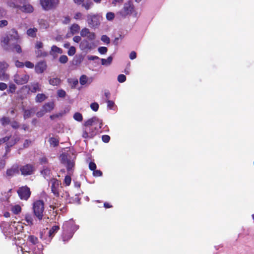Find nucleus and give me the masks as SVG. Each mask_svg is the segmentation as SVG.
<instances>
[{
	"label": "nucleus",
	"mask_w": 254,
	"mask_h": 254,
	"mask_svg": "<svg viewBox=\"0 0 254 254\" xmlns=\"http://www.w3.org/2000/svg\"><path fill=\"white\" fill-rule=\"evenodd\" d=\"M85 127L82 133V137L85 139L92 138L102 126V122L97 117H94L88 120L85 123Z\"/></svg>",
	"instance_id": "obj_1"
},
{
	"label": "nucleus",
	"mask_w": 254,
	"mask_h": 254,
	"mask_svg": "<svg viewBox=\"0 0 254 254\" xmlns=\"http://www.w3.org/2000/svg\"><path fill=\"white\" fill-rule=\"evenodd\" d=\"M79 226L77 225L73 220L70 219L64 223L63 240L64 242H66L70 239L74 233L78 229Z\"/></svg>",
	"instance_id": "obj_2"
},
{
	"label": "nucleus",
	"mask_w": 254,
	"mask_h": 254,
	"mask_svg": "<svg viewBox=\"0 0 254 254\" xmlns=\"http://www.w3.org/2000/svg\"><path fill=\"white\" fill-rule=\"evenodd\" d=\"M117 14L122 17H126L127 15H132L134 17H137L138 16V12L131 1L125 3L123 7L117 12Z\"/></svg>",
	"instance_id": "obj_3"
},
{
	"label": "nucleus",
	"mask_w": 254,
	"mask_h": 254,
	"mask_svg": "<svg viewBox=\"0 0 254 254\" xmlns=\"http://www.w3.org/2000/svg\"><path fill=\"white\" fill-rule=\"evenodd\" d=\"M32 209L35 217L41 220L44 216V202L43 200H37L33 203Z\"/></svg>",
	"instance_id": "obj_4"
},
{
	"label": "nucleus",
	"mask_w": 254,
	"mask_h": 254,
	"mask_svg": "<svg viewBox=\"0 0 254 254\" xmlns=\"http://www.w3.org/2000/svg\"><path fill=\"white\" fill-rule=\"evenodd\" d=\"M74 157L72 158L68 154L63 153L60 156V160L62 163L66 165L67 170L69 174H70L71 171L74 166Z\"/></svg>",
	"instance_id": "obj_5"
},
{
	"label": "nucleus",
	"mask_w": 254,
	"mask_h": 254,
	"mask_svg": "<svg viewBox=\"0 0 254 254\" xmlns=\"http://www.w3.org/2000/svg\"><path fill=\"white\" fill-rule=\"evenodd\" d=\"M49 185L51 187V191L54 194L58 196L59 195V191L61 187L60 181L55 178H52L49 182Z\"/></svg>",
	"instance_id": "obj_6"
},
{
	"label": "nucleus",
	"mask_w": 254,
	"mask_h": 254,
	"mask_svg": "<svg viewBox=\"0 0 254 254\" xmlns=\"http://www.w3.org/2000/svg\"><path fill=\"white\" fill-rule=\"evenodd\" d=\"M9 66L8 64L4 61H0V79L3 81H7L9 78V75L6 73V70Z\"/></svg>",
	"instance_id": "obj_7"
},
{
	"label": "nucleus",
	"mask_w": 254,
	"mask_h": 254,
	"mask_svg": "<svg viewBox=\"0 0 254 254\" xmlns=\"http://www.w3.org/2000/svg\"><path fill=\"white\" fill-rule=\"evenodd\" d=\"M40 4L45 10H49L56 7L59 0H40Z\"/></svg>",
	"instance_id": "obj_8"
},
{
	"label": "nucleus",
	"mask_w": 254,
	"mask_h": 254,
	"mask_svg": "<svg viewBox=\"0 0 254 254\" xmlns=\"http://www.w3.org/2000/svg\"><path fill=\"white\" fill-rule=\"evenodd\" d=\"M87 21L91 27H96L100 24V16L98 14H88Z\"/></svg>",
	"instance_id": "obj_9"
},
{
	"label": "nucleus",
	"mask_w": 254,
	"mask_h": 254,
	"mask_svg": "<svg viewBox=\"0 0 254 254\" xmlns=\"http://www.w3.org/2000/svg\"><path fill=\"white\" fill-rule=\"evenodd\" d=\"M80 48L81 50L89 52L96 47L94 42H89L87 40H83L80 43Z\"/></svg>",
	"instance_id": "obj_10"
},
{
	"label": "nucleus",
	"mask_w": 254,
	"mask_h": 254,
	"mask_svg": "<svg viewBox=\"0 0 254 254\" xmlns=\"http://www.w3.org/2000/svg\"><path fill=\"white\" fill-rule=\"evenodd\" d=\"M17 193L20 198L23 200H27L31 194L29 188L26 186L20 188L17 190Z\"/></svg>",
	"instance_id": "obj_11"
},
{
	"label": "nucleus",
	"mask_w": 254,
	"mask_h": 254,
	"mask_svg": "<svg viewBox=\"0 0 254 254\" xmlns=\"http://www.w3.org/2000/svg\"><path fill=\"white\" fill-rule=\"evenodd\" d=\"M29 79V76L27 74L19 75L16 74L13 76L14 81L17 84L22 85L26 83Z\"/></svg>",
	"instance_id": "obj_12"
},
{
	"label": "nucleus",
	"mask_w": 254,
	"mask_h": 254,
	"mask_svg": "<svg viewBox=\"0 0 254 254\" xmlns=\"http://www.w3.org/2000/svg\"><path fill=\"white\" fill-rule=\"evenodd\" d=\"M80 35L82 37H86L89 40H93L96 38L95 33L91 32L87 28H83L80 31Z\"/></svg>",
	"instance_id": "obj_13"
},
{
	"label": "nucleus",
	"mask_w": 254,
	"mask_h": 254,
	"mask_svg": "<svg viewBox=\"0 0 254 254\" xmlns=\"http://www.w3.org/2000/svg\"><path fill=\"white\" fill-rule=\"evenodd\" d=\"M62 53L63 50L56 45L52 46L49 52V54L52 56L54 59L57 58L59 54Z\"/></svg>",
	"instance_id": "obj_14"
},
{
	"label": "nucleus",
	"mask_w": 254,
	"mask_h": 254,
	"mask_svg": "<svg viewBox=\"0 0 254 254\" xmlns=\"http://www.w3.org/2000/svg\"><path fill=\"white\" fill-rule=\"evenodd\" d=\"M33 171L34 168L31 165H26L20 168L21 174L25 176L31 175Z\"/></svg>",
	"instance_id": "obj_15"
},
{
	"label": "nucleus",
	"mask_w": 254,
	"mask_h": 254,
	"mask_svg": "<svg viewBox=\"0 0 254 254\" xmlns=\"http://www.w3.org/2000/svg\"><path fill=\"white\" fill-rule=\"evenodd\" d=\"M46 63L44 61H41L36 64L35 66V70L36 72L38 73H42L46 70Z\"/></svg>",
	"instance_id": "obj_16"
},
{
	"label": "nucleus",
	"mask_w": 254,
	"mask_h": 254,
	"mask_svg": "<svg viewBox=\"0 0 254 254\" xmlns=\"http://www.w3.org/2000/svg\"><path fill=\"white\" fill-rule=\"evenodd\" d=\"M4 142H6L7 147H10L16 143V139L14 138V137L11 138V137L6 136L0 139V144Z\"/></svg>",
	"instance_id": "obj_17"
},
{
	"label": "nucleus",
	"mask_w": 254,
	"mask_h": 254,
	"mask_svg": "<svg viewBox=\"0 0 254 254\" xmlns=\"http://www.w3.org/2000/svg\"><path fill=\"white\" fill-rule=\"evenodd\" d=\"M0 41L1 46L4 48V49L6 50H8L9 42L10 41L9 34L2 37L1 38Z\"/></svg>",
	"instance_id": "obj_18"
},
{
	"label": "nucleus",
	"mask_w": 254,
	"mask_h": 254,
	"mask_svg": "<svg viewBox=\"0 0 254 254\" xmlns=\"http://www.w3.org/2000/svg\"><path fill=\"white\" fill-rule=\"evenodd\" d=\"M29 90L33 93L41 91V85L38 82H33L27 86Z\"/></svg>",
	"instance_id": "obj_19"
},
{
	"label": "nucleus",
	"mask_w": 254,
	"mask_h": 254,
	"mask_svg": "<svg viewBox=\"0 0 254 254\" xmlns=\"http://www.w3.org/2000/svg\"><path fill=\"white\" fill-rule=\"evenodd\" d=\"M19 173V169L17 166L14 165L10 169H9L6 171V175L8 177H11Z\"/></svg>",
	"instance_id": "obj_20"
},
{
	"label": "nucleus",
	"mask_w": 254,
	"mask_h": 254,
	"mask_svg": "<svg viewBox=\"0 0 254 254\" xmlns=\"http://www.w3.org/2000/svg\"><path fill=\"white\" fill-rule=\"evenodd\" d=\"M10 41H15L16 42H18L20 39V37L17 33V32L14 29L11 30L8 34Z\"/></svg>",
	"instance_id": "obj_21"
},
{
	"label": "nucleus",
	"mask_w": 254,
	"mask_h": 254,
	"mask_svg": "<svg viewBox=\"0 0 254 254\" xmlns=\"http://www.w3.org/2000/svg\"><path fill=\"white\" fill-rule=\"evenodd\" d=\"M24 220L26 223V225L27 226H32L34 224V217L30 213H28L25 214Z\"/></svg>",
	"instance_id": "obj_22"
},
{
	"label": "nucleus",
	"mask_w": 254,
	"mask_h": 254,
	"mask_svg": "<svg viewBox=\"0 0 254 254\" xmlns=\"http://www.w3.org/2000/svg\"><path fill=\"white\" fill-rule=\"evenodd\" d=\"M35 54L36 56L39 58L46 57L48 54L43 49L35 50Z\"/></svg>",
	"instance_id": "obj_23"
},
{
	"label": "nucleus",
	"mask_w": 254,
	"mask_h": 254,
	"mask_svg": "<svg viewBox=\"0 0 254 254\" xmlns=\"http://www.w3.org/2000/svg\"><path fill=\"white\" fill-rule=\"evenodd\" d=\"M54 102H48L43 105V108L48 113L53 110L54 108Z\"/></svg>",
	"instance_id": "obj_24"
},
{
	"label": "nucleus",
	"mask_w": 254,
	"mask_h": 254,
	"mask_svg": "<svg viewBox=\"0 0 254 254\" xmlns=\"http://www.w3.org/2000/svg\"><path fill=\"white\" fill-rule=\"evenodd\" d=\"M21 10L25 12L31 13L33 11V6L30 4H26L24 5L20 8Z\"/></svg>",
	"instance_id": "obj_25"
},
{
	"label": "nucleus",
	"mask_w": 254,
	"mask_h": 254,
	"mask_svg": "<svg viewBox=\"0 0 254 254\" xmlns=\"http://www.w3.org/2000/svg\"><path fill=\"white\" fill-rule=\"evenodd\" d=\"M113 57L109 56L107 59H101V64L106 66H109L112 63Z\"/></svg>",
	"instance_id": "obj_26"
},
{
	"label": "nucleus",
	"mask_w": 254,
	"mask_h": 254,
	"mask_svg": "<svg viewBox=\"0 0 254 254\" xmlns=\"http://www.w3.org/2000/svg\"><path fill=\"white\" fill-rule=\"evenodd\" d=\"M47 98V96L44 94H38L35 97V101L37 103H41Z\"/></svg>",
	"instance_id": "obj_27"
},
{
	"label": "nucleus",
	"mask_w": 254,
	"mask_h": 254,
	"mask_svg": "<svg viewBox=\"0 0 254 254\" xmlns=\"http://www.w3.org/2000/svg\"><path fill=\"white\" fill-rule=\"evenodd\" d=\"M79 82L81 85H84L86 83H90L91 81H89L88 77L85 75H82L81 76L79 79Z\"/></svg>",
	"instance_id": "obj_28"
},
{
	"label": "nucleus",
	"mask_w": 254,
	"mask_h": 254,
	"mask_svg": "<svg viewBox=\"0 0 254 254\" xmlns=\"http://www.w3.org/2000/svg\"><path fill=\"white\" fill-rule=\"evenodd\" d=\"M72 35L77 33L80 30V26L77 24L72 25L70 28Z\"/></svg>",
	"instance_id": "obj_29"
},
{
	"label": "nucleus",
	"mask_w": 254,
	"mask_h": 254,
	"mask_svg": "<svg viewBox=\"0 0 254 254\" xmlns=\"http://www.w3.org/2000/svg\"><path fill=\"white\" fill-rule=\"evenodd\" d=\"M41 173L43 175L44 177L47 179V180H49L50 178V170L48 168L44 169L42 171Z\"/></svg>",
	"instance_id": "obj_30"
},
{
	"label": "nucleus",
	"mask_w": 254,
	"mask_h": 254,
	"mask_svg": "<svg viewBox=\"0 0 254 254\" xmlns=\"http://www.w3.org/2000/svg\"><path fill=\"white\" fill-rule=\"evenodd\" d=\"M49 84L53 85V86H56L60 84L61 83V79L59 78H51L49 80Z\"/></svg>",
	"instance_id": "obj_31"
},
{
	"label": "nucleus",
	"mask_w": 254,
	"mask_h": 254,
	"mask_svg": "<svg viewBox=\"0 0 254 254\" xmlns=\"http://www.w3.org/2000/svg\"><path fill=\"white\" fill-rule=\"evenodd\" d=\"M11 210L15 214H17L21 212V208L19 205H15L11 206Z\"/></svg>",
	"instance_id": "obj_32"
},
{
	"label": "nucleus",
	"mask_w": 254,
	"mask_h": 254,
	"mask_svg": "<svg viewBox=\"0 0 254 254\" xmlns=\"http://www.w3.org/2000/svg\"><path fill=\"white\" fill-rule=\"evenodd\" d=\"M59 229V227L58 226H54L50 229L49 232V237H52L54 235V234L58 231Z\"/></svg>",
	"instance_id": "obj_33"
},
{
	"label": "nucleus",
	"mask_w": 254,
	"mask_h": 254,
	"mask_svg": "<svg viewBox=\"0 0 254 254\" xmlns=\"http://www.w3.org/2000/svg\"><path fill=\"white\" fill-rule=\"evenodd\" d=\"M37 29L35 28H30L27 31V34L28 36L34 37L36 36Z\"/></svg>",
	"instance_id": "obj_34"
},
{
	"label": "nucleus",
	"mask_w": 254,
	"mask_h": 254,
	"mask_svg": "<svg viewBox=\"0 0 254 254\" xmlns=\"http://www.w3.org/2000/svg\"><path fill=\"white\" fill-rule=\"evenodd\" d=\"M34 112V111L33 109L25 110L24 112V118L26 119L30 118Z\"/></svg>",
	"instance_id": "obj_35"
},
{
	"label": "nucleus",
	"mask_w": 254,
	"mask_h": 254,
	"mask_svg": "<svg viewBox=\"0 0 254 254\" xmlns=\"http://www.w3.org/2000/svg\"><path fill=\"white\" fill-rule=\"evenodd\" d=\"M93 5V2L89 0H87L85 2H83L82 3V6H83L86 10H88L91 8Z\"/></svg>",
	"instance_id": "obj_36"
},
{
	"label": "nucleus",
	"mask_w": 254,
	"mask_h": 254,
	"mask_svg": "<svg viewBox=\"0 0 254 254\" xmlns=\"http://www.w3.org/2000/svg\"><path fill=\"white\" fill-rule=\"evenodd\" d=\"M73 119L78 122H81L83 120V117L81 114L76 112L73 115Z\"/></svg>",
	"instance_id": "obj_37"
},
{
	"label": "nucleus",
	"mask_w": 254,
	"mask_h": 254,
	"mask_svg": "<svg viewBox=\"0 0 254 254\" xmlns=\"http://www.w3.org/2000/svg\"><path fill=\"white\" fill-rule=\"evenodd\" d=\"M115 17V14L114 12H108L106 13V18L109 21L113 20Z\"/></svg>",
	"instance_id": "obj_38"
},
{
	"label": "nucleus",
	"mask_w": 254,
	"mask_h": 254,
	"mask_svg": "<svg viewBox=\"0 0 254 254\" xmlns=\"http://www.w3.org/2000/svg\"><path fill=\"white\" fill-rule=\"evenodd\" d=\"M28 241L32 244L35 245L38 243V238L34 236H29L28 238Z\"/></svg>",
	"instance_id": "obj_39"
},
{
	"label": "nucleus",
	"mask_w": 254,
	"mask_h": 254,
	"mask_svg": "<svg viewBox=\"0 0 254 254\" xmlns=\"http://www.w3.org/2000/svg\"><path fill=\"white\" fill-rule=\"evenodd\" d=\"M50 144L51 145H52L53 146H56L58 144V140L54 137H51L49 139V140Z\"/></svg>",
	"instance_id": "obj_40"
},
{
	"label": "nucleus",
	"mask_w": 254,
	"mask_h": 254,
	"mask_svg": "<svg viewBox=\"0 0 254 254\" xmlns=\"http://www.w3.org/2000/svg\"><path fill=\"white\" fill-rule=\"evenodd\" d=\"M124 0H112L111 4L113 6H116L123 3Z\"/></svg>",
	"instance_id": "obj_41"
},
{
	"label": "nucleus",
	"mask_w": 254,
	"mask_h": 254,
	"mask_svg": "<svg viewBox=\"0 0 254 254\" xmlns=\"http://www.w3.org/2000/svg\"><path fill=\"white\" fill-rule=\"evenodd\" d=\"M0 122L2 125L5 126L9 124L10 120L7 117H3L0 119Z\"/></svg>",
	"instance_id": "obj_42"
},
{
	"label": "nucleus",
	"mask_w": 254,
	"mask_h": 254,
	"mask_svg": "<svg viewBox=\"0 0 254 254\" xmlns=\"http://www.w3.org/2000/svg\"><path fill=\"white\" fill-rule=\"evenodd\" d=\"M43 47H44V44L42 42L39 41H37L36 42L35 45V48L36 50L43 49Z\"/></svg>",
	"instance_id": "obj_43"
},
{
	"label": "nucleus",
	"mask_w": 254,
	"mask_h": 254,
	"mask_svg": "<svg viewBox=\"0 0 254 254\" xmlns=\"http://www.w3.org/2000/svg\"><path fill=\"white\" fill-rule=\"evenodd\" d=\"M90 108L93 111L96 112L99 109V105L96 102L92 103L90 105Z\"/></svg>",
	"instance_id": "obj_44"
},
{
	"label": "nucleus",
	"mask_w": 254,
	"mask_h": 254,
	"mask_svg": "<svg viewBox=\"0 0 254 254\" xmlns=\"http://www.w3.org/2000/svg\"><path fill=\"white\" fill-rule=\"evenodd\" d=\"M75 48L73 46H71L69 48L67 53L69 56H72L75 54Z\"/></svg>",
	"instance_id": "obj_45"
},
{
	"label": "nucleus",
	"mask_w": 254,
	"mask_h": 254,
	"mask_svg": "<svg viewBox=\"0 0 254 254\" xmlns=\"http://www.w3.org/2000/svg\"><path fill=\"white\" fill-rule=\"evenodd\" d=\"M126 80V76L123 74H120L118 76V81L120 83H123Z\"/></svg>",
	"instance_id": "obj_46"
},
{
	"label": "nucleus",
	"mask_w": 254,
	"mask_h": 254,
	"mask_svg": "<svg viewBox=\"0 0 254 254\" xmlns=\"http://www.w3.org/2000/svg\"><path fill=\"white\" fill-rule=\"evenodd\" d=\"M68 61V58L66 56L63 55L61 56L59 58V61L62 64H65Z\"/></svg>",
	"instance_id": "obj_47"
},
{
	"label": "nucleus",
	"mask_w": 254,
	"mask_h": 254,
	"mask_svg": "<svg viewBox=\"0 0 254 254\" xmlns=\"http://www.w3.org/2000/svg\"><path fill=\"white\" fill-rule=\"evenodd\" d=\"M71 181V177L68 175L66 176L64 180V184L66 186H68L70 184Z\"/></svg>",
	"instance_id": "obj_48"
},
{
	"label": "nucleus",
	"mask_w": 254,
	"mask_h": 254,
	"mask_svg": "<svg viewBox=\"0 0 254 254\" xmlns=\"http://www.w3.org/2000/svg\"><path fill=\"white\" fill-rule=\"evenodd\" d=\"M107 103L108 108L110 110H114L115 107L114 102L111 100H107Z\"/></svg>",
	"instance_id": "obj_49"
},
{
	"label": "nucleus",
	"mask_w": 254,
	"mask_h": 254,
	"mask_svg": "<svg viewBox=\"0 0 254 254\" xmlns=\"http://www.w3.org/2000/svg\"><path fill=\"white\" fill-rule=\"evenodd\" d=\"M16 89V87L13 83H10L9 85L8 91L10 93H14Z\"/></svg>",
	"instance_id": "obj_50"
},
{
	"label": "nucleus",
	"mask_w": 254,
	"mask_h": 254,
	"mask_svg": "<svg viewBox=\"0 0 254 254\" xmlns=\"http://www.w3.org/2000/svg\"><path fill=\"white\" fill-rule=\"evenodd\" d=\"M57 94H58V96L59 97H61V98L64 97L66 95L65 92L63 89H60V90H58Z\"/></svg>",
	"instance_id": "obj_51"
},
{
	"label": "nucleus",
	"mask_w": 254,
	"mask_h": 254,
	"mask_svg": "<svg viewBox=\"0 0 254 254\" xmlns=\"http://www.w3.org/2000/svg\"><path fill=\"white\" fill-rule=\"evenodd\" d=\"M101 40L102 41L107 44H109L110 42V38L106 35L102 36Z\"/></svg>",
	"instance_id": "obj_52"
},
{
	"label": "nucleus",
	"mask_w": 254,
	"mask_h": 254,
	"mask_svg": "<svg viewBox=\"0 0 254 254\" xmlns=\"http://www.w3.org/2000/svg\"><path fill=\"white\" fill-rule=\"evenodd\" d=\"M98 52L101 54H105L108 51V49L105 47H100L98 49Z\"/></svg>",
	"instance_id": "obj_53"
},
{
	"label": "nucleus",
	"mask_w": 254,
	"mask_h": 254,
	"mask_svg": "<svg viewBox=\"0 0 254 254\" xmlns=\"http://www.w3.org/2000/svg\"><path fill=\"white\" fill-rule=\"evenodd\" d=\"M13 48L18 53H20L22 52L21 48L20 46L18 44L14 45Z\"/></svg>",
	"instance_id": "obj_54"
},
{
	"label": "nucleus",
	"mask_w": 254,
	"mask_h": 254,
	"mask_svg": "<svg viewBox=\"0 0 254 254\" xmlns=\"http://www.w3.org/2000/svg\"><path fill=\"white\" fill-rule=\"evenodd\" d=\"M93 175L94 177H101L102 175V172L100 170L95 169L93 171Z\"/></svg>",
	"instance_id": "obj_55"
},
{
	"label": "nucleus",
	"mask_w": 254,
	"mask_h": 254,
	"mask_svg": "<svg viewBox=\"0 0 254 254\" xmlns=\"http://www.w3.org/2000/svg\"><path fill=\"white\" fill-rule=\"evenodd\" d=\"M47 112L46 111L42 108V109L39 112L36 113V115L38 117H41L43 116Z\"/></svg>",
	"instance_id": "obj_56"
},
{
	"label": "nucleus",
	"mask_w": 254,
	"mask_h": 254,
	"mask_svg": "<svg viewBox=\"0 0 254 254\" xmlns=\"http://www.w3.org/2000/svg\"><path fill=\"white\" fill-rule=\"evenodd\" d=\"M24 65H25L26 67H27L28 68H33L34 67V64L29 61L26 62L24 64Z\"/></svg>",
	"instance_id": "obj_57"
},
{
	"label": "nucleus",
	"mask_w": 254,
	"mask_h": 254,
	"mask_svg": "<svg viewBox=\"0 0 254 254\" xmlns=\"http://www.w3.org/2000/svg\"><path fill=\"white\" fill-rule=\"evenodd\" d=\"M102 139L103 142L108 143L110 139V137L108 135H104L102 137Z\"/></svg>",
	"instance_id": "obj_58"
},
{
	"label": "nucleus",
	"mask_w": 254,
	"mask_h": 254,
	"mask_svg": "<svg viewBox=\"0 0 254 254\" xmlns=\"http://www.w3.org/2000/svg\"><path fill=\"white\" fill-rule=\"evenodd\" d=\"M6 11L4 8L0 7V18L6 15Z\"/></svg>",
	"instance_id": "obj_59"
},
{
	"label": "nucleus",
	"mask_w": 254,
	"mask_h": 254,
	"mask_svg": "<svg viewBox=\"0 0 254 254\" xmlns=\"http://www.w3.org/2000/svg\"><path fill=\"white\" fill-rule=\"evenodd\" d=\"M89 168L91 170L94 171L96 168V165L94 162H91L89 163Z\"/></svg>",
	"instance_id": "obj_60"
},
{
	"label": "nucleus",
	"mask_w": 254,
	"mask_h": 254,
	"mask_svg": "<svg viewBox=\"0 0 254 254\" xmlns=\"http://www.w3.org/2000/svg\"><path fill=\"white\" fill-rule=\"evenodd\" d=\"M8 24V22L6 20H2L0 21V28H2L7 26Z\"/></svg>",
	"instance_id": "obj_61"
},
{
	"label": "nucleus",
	"mask_w": 254,
	"mask_h": 254,
	"mask_svg": "<svg viewBox=\"0 0 254 254\" xmlns=\"http://www.w3.org/2000/svg\"><path fill=\"white\" fill-rule=\"evenodd\" d=\"M69 82L72 84V87H75L78 84V81L77 79H70Z\"/></svg>",
	"instance_id": "obj_62"
},
{
	"label": "nucleus",
	"mask_w": 254,
	"mask_h": 254,
	"mask_svg": "<svg viewBox=\"0 0 254 254\" xmlns=\"http://www.w3.org/2000/svg\"><path fill=\"white\" fill-rule=\"evenodd\" d=\"M74 18L76 20L82 19V14L81 12L76 13L74 16Z\"/></svg>",
	"instance_id": "obj_63"
},
{
	"label": "nucleus",
	"mask_w": 254,
	"mask_h": 254,
	"mask_svg": "<svg viewBox=\"0 0 254 254\" xmlns=\"http://www.w3.org/2000/svg\"><path fill=\"white\" fill-rule=\"evenodd\" d=\"M38 247H39L38 248V249L39 251L38 252H35L34 254H43V253L42 252L43 246L42 245H39V246H38Z\"/></svg>",
	"instance_id": "obj_64"
}]
</instances>
